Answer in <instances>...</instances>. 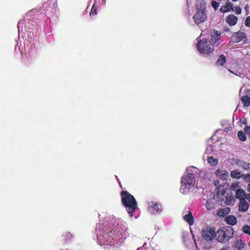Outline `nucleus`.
<instances>
[{
	"label": "nucleus",
	"mask_w": 250,
	"mask_h": 250,
	"mask_svg": "<svg viewBox=\"0 0 250 250\" xmlns=\"http://www.w3.org/2000/svg\"><path fill=\"white\" fill-rule=\"evenodd\" d=\"M229 250H231L230 248H229Z\"/></svg>",
	"instance_id": "nucleus-41"
},
{
	"label": "nucleus",
	"mask_w": 250,
	"mask_h": 250,
	"mask_svg": "<svg viewBox=\"0 0 250 250\" xmlns=\"http://www.w3.org/2000/svg\"><path fill=\"white\" fill-rule=\"evenodd\" d=\"M233 229L229 227L217 231V240L219 242L226 243L233 236Z\"/></svg>",
	"instance_id": "nucleus-5"
},
{
	"label": "nucleus",
	"mask_w": 250,
	"mask_h": 250,
	"mask_svg": "<svg viewBox=\"0 0 250 250\" xmlns=\"http://www.w3.org/2000/svg\"><path fill=\"white\" fill-rule=\"evenodd\" d=\"M101 225H97L96 231L97 233L98 243L101 246L115 245L117 247L124 243L126 238V224L118 219L116 225L105 228L102 232L100 230Z\"/></svg>",
	"instance_id": "nucleus-1"
},
{
	"label": "nucleus",
	"mask_w": 250,
	"mask_h": 250,
	"mask_svg": "<svg viewBox=\"0 0 250 250\" xmlns=\"http://www.w3.org/2000/svg\"><path fill=\"white\" fill-rule=\"evenodd\" d=\"M248 190L250 192V183L248 185Z\"/></svg>",
	"instance_id": "nucleus-35"
},
{
	"label": "nucleus",
	"mask_w": 250,
	"mask_h": 250,
	"mask_svg": "<svg viewBox=\"0 0 250 250\" xmlns=\"http://www.w3.org/2000/svg\"><path fill=\"white\" fill-rule=\"evenodd\" d=\"M145 250V248L142 247V248H139L137 249V250Z\"/></svg>",
	"instance_id": "nucleus-37"
},
{
	"label": "nucleus",
	"mask_w": 250,
	"mask_h": 250,
	"mask_svg": "<svg viewBox=\"0 0 250 250\" xmlns=\"http://www.w3.org/2000/svg\"><path fill=\"white\" fill-rule=\"evenodd\" d=\"M214 45L209 41L202 39L198 42L197 44V48L199 52L204 55H208L214 50Z\"/></svg>",
	"instance_id": "nucleus-6"
},
{
	"label": "nucleus",
	"mask_w": 250,
	"mask_h": 250,
	"mask_svg": "<svg viewBox=\"0 0 250 250\" xmlns=\"http://www.w3.org/2000/svg\"><path fill=\"white\" fill-rule=\"evenodd\" d=\"M184 220L188 223L189 225H191L194 223V218L192 215L191 212L188 211V214H186L183 216Z\"/></svg>",
	"instance_id": "nucleus-17"
},
{
	"label": "nucleus",
	"mask_w": 250,
	"mask_h": 250,
	"mask_svg": "<svg viewBox=\"0 0 250 250\" xmlns=\"http://www.w3.org/2000/svg\"><path fill=\"white\" fill-rule=\"evenodd\" d=\"M232 0V1H237V0Z\"/></svg>",
	"instance_id": "nucleus-39"
},
{
	"label": "nucleus",
	"mask_w": 250,
	"mask_h": 250,
	"mask_svg": "<svg viewBox=\"0 0 250 250\" xmlns=\"http://www.w3.org/2000/svg\"><path fill=\"white\" fill-rule=\"evenodd\" d=\"M238 137L239 139L242 141H244L246 140V136L245 133L242 131H240L238 133Z\"/></svg>",
	"instance_id": "nucleus-27"
},
{
	"label": "nucleus",
	"mask_w": 250,
	"mask_h": 250,
	"mask_svg": "<svg viewBox=\"0 0 250 250\" xmlns=\"http://www.w3.org/2000/svg\"><path fill=\"white\" fill-rule=\"evenodd\" d=\"M235 13L237 14H240L241 12V10L240 7L236 6L235 7H233V9H232Z\"/></svg>",
	"instance_id": "nucleus-29"
},
{
	"label": "nucleus",
	"mask_w": 250,
	"mask_h": 250,
	"mask_svg": "<svg viewBox=\"0 0 250 250\" xmlns=\"http://www.w3.org/2000/svg\"><path fill=\"white\" fill-rule=\"evenodd\" d=\"M105 0H94L91 10L90 13V17L94 16L97 14V8L101 3H104Z\"/></svg>",
	"instance_id": "nucleus-9"
},
{
	"label": "nucleus",
	"mask_w": 250,
	"mask_h": 250,
	"mask_svg": "<svg viewBox=\"0 0 250 250\" xmlns=\"http://www.w3.org/2000/svg\"><path fill=\"white\" fill-rule=\"evenodd\" d=\"M205 202L206 203V207L208 209H211L213 208L214 205L211 201L205 200Z\"/></svg>",
	"instance_id": "nucleus-26"
},
{
	"label": "nucleus",
	"mask_w": 250,
	"mask_h": 250,
	"mask_svg": "<svg viewBox=\"0 0 250 250\" xmlns=\"http://www.w3.org/2000/svg\"><path fill=\"white\" fill-rule=\"evenodd\" d=\"M148 210L151 214L159 213L162 210L161 205L158 203L149 202L148 203Z\"/></svg>",
	"instance_id": "nucleus-8"
},
{
	"label": "nucleus",
	"mask_w": 250,
	"mask_h": 250,
	"mask_svg": "<svg viewBox=\"0 0 250 250\" xmlns=\"http://www.w3.org/2000/svg\"><path fill=\"white\" fill-rule=\"evenodd\" d=\"M215 174L218 178L223 180L227 179L229 177V173L228 172L220 169H218L216 171Z\"/></svg>",
	"instance_id": "nucleus-12"
},
{
	"label": "nucleus",
	"mask_w": 250,
	"mask_h": 250,
	"mask_svg": "<svg viewBox=\"0 0 250 250\" xmlns=\"http://www.w3.org/2000/svg\"><path fill=\"white\" fill-rule=\"evenodd\" d=\"M247 194L246 192L242 189H237L236 190L235 197L236 198L241 201L242 200L246 199Z\"/></svg>",
	"instance_id": "nucleus-13"
},
{
	"label": "nucleus",
	"mask_w": 250,
	"mask_h": 250,
	"mask_svg": "<svg viewBox=\"0 0 250 250\" xmlns=\"http://www.w3.org/2000/svg\"><path fill=\"white\" fill-rule=\"evenodd\" d=\"M202 236L207 242H211L216 236L214 228L209 226L205 227L202 231Z\"/></svg>",
	"instance_id": "nucleus-7"
},
{
	"label": "nucleus",
	"mask_w": 250,
	"mask_h": 250,
	"mask_svg": "<svg viewBox=\"0 0 250 250\" xmlns=\"http://www.w3.org/2000/svg\"><path fill=\"white\" fill-rule=\"evenodd\" d=\"M239 210L241 212H246L249 208V204L246 199L239 201L238 205Z\"/></svg>",
	"instance_id": "nucleus-11"
},
{
	"label": "nucleus",
	"mask_w": 250,
	"mask_h": 250,
	"mask_svg": "<svg viewBox=\"0 0 250 250\" xmlns=\"http://www.w3.org/2000/svg\"><path fill=\"white\" fill-rule=\"evenodd\" d=\"M230 208L229 207L220 208L217 210V215L219 217H224L230 212Z\"/></svg>",
	"instance_id": "nucleus-16"
},
{
	"label": "nucleus",
	"mask_w": 250,
	"mask_h": 250,
	"mask_svg": "<svg viewBox=\"0 0 250 250\" xmlns=\"http://www.w3.org/2000/svg\"><path fill=\"white\" fill-rule=\"evenodd\" d=\"M220 33L218 31H215L212 35V40L214 42V45H218L219 44V40L220 39Z\"/></svg>",
	"instance_id": "nucleus-19"
},
{
	"label": "nucleus",
	"mask_w": 250,
	"mask_h": 250,
	"mask_svg": "<svg viewBox=\"0 0 250 250\" xmlns=\"http://www.w3.org/2000/svg\"><path fill=\"white\" fill-rule=\"evenodd\" d=\"M249 7L248 5H246L245 6V9H246V10L248 9H249Z\"/></svg>",
	"instance_id": "nucleus-38"
},
{
	"label": "nucleus",
	"mask_w": 250,
	"mask_h": 250,
	"mask_svg": "<svg viewBox=\"0 0 250 250\" xmlns=\"http://www.w3.org/2000/svg\"><path fill=\"white\" fill-rule=\"evenodd\" d=\"M245 23L246 26L250 27V16L246 18Z\"/></svg>",
	"instance_id": "nucleus-30"
},
{
	"label": "nucleus",
	"mask_w": 250,
	"mask_h": 250,
	"mask_svg": "<svg viewBox=\"0 0 250 250\" xmlns=\"http://www.w3.org/2000/svg\"><path fill=\"white\" fill-rule=\"evenodd\" d=\"M197 1V11L193 16V19L194 22L199 25L207 19L206 3L204 0H198Z\"/></svg>",
	"instance_id": "nucleus-4"
},
{
	"label": "nucleus",
	"mask_w": 250,
	"mask_h": 250,
	"mask_svg": "<svg viewBox=\"0 0 250 250\" xmlns=\"http://www.w3.org/2000/svg\"><path fill=\"white\" fill-rule=\"evenodd\" d=\"M121 195L123 205L125 207L128 213L132 217L133 216V213L137 207L135 199L126 191H123Z\"/></svg>",
	"instance_id": "nucleus-3"
},
{
	"label": "nucleus",
	"mask_w": 250,
	"mask_h": 250,
	"mask_svg": "<svg viewBox=\"0 0 250 250\" xmlns=\"http://www.w3.org/2000/svg\"><path fill=\"white\" fill-rule=\"evenodd\" d=\"M245 179L250 181V174H246L245 175Z\"/></svg>",
	"instance_id": "nucleus-32"
},
{
	"label": "nucleus",
	"mask_w": 250,
	"mask_h": 250,
	"mask_svg": "<svg viewBox=\"0 0 250 250\" xmlns=\"http://www.w3.org/2000/svg\"><path fill=\"white\" fill-rule=\"evenodd\" d=\"M245 244L241 239L237 240L235 242V247L238 250H241L244 248Z\"/></svg>",
	"instance_id": "nucleus-21"
},
{
	"label": "nucleus",
	"mask_w": 250,
	"mask_h": 250,
	"mask_svg": "<svg viewBox=\"0 0 250 250\" xmlns=\"http://www.w3.org/2000/svg\"><path fill=\"white\" fill-rule=\"evenodd\" d=\"M233 4L232 2L228 1L226 5L222 6L220 8V11L223 13H226L229 11L233 9Z\"/></svg>",
	"instance_id": "nucleus-14"
},
{
	"label": "nucleus",
	"mask_w": 250,
	"mask_h": 250,
	"mask_svg": "<svg viewBox=\"0 0 250 250\" xmlns=\"http://www.w3.org/2000/svg\"><path fill=\"white\" fill-rule=\"evenodd\" d=\"M240 99L244 106L249 107L250 106V97L245 95L242 96Z\"/></svg>",
	"instance_id": "nucleus-20"
},
{
	"label": "nucleus",
	"mask_w": 250,
	"mask_h": 250,
	"mask_svg": "<svg viewBox=\"0 0 250 250\" xmlns=\"http://www.w3.org/2000/svg\"><path fill=\"white\" fill-rule=\"evenodd\" d=\"M237 18L233 15H229L226 19L227 22L230 26L234 25L237 22Z\"/></svg>",
	"instance_id": "nucleus-15"
},
{
	"label": "nucleus",
	"mask_w": 250,
	"mask_h": 250,
	"mask_svg": "<svg viewBox=\"0 0 250 250\" xmlns=\"http://www.w3.org/2000/svg\"><path fill=\"white\" fill-rule=\"evenodd\" d=\"M226 61V59L225 56L221 55L219 56L217 61L216 62L217 65L222 66Z\"/></svg>",
	"instance_id": "nucleus-22"
},
{
	"label": "nucleus",
	"mask_w": 250,
	"mask_h": 250,
	"mask_svg": "<svg viewBox=\"0 0 250 250\" xmlns=\"http://www.w3.org/2000/svg\"><path fill=\"white\" fill-rule=\"evenodd\" d=\"M230 175L232 178H239L242 176V174L238 170H234L231 171Z\"/></svg>",
	"instance_id": "nucleus-24"
},
{
	"label": "nucleus",
	"mask_w": 250,
	"mask_h": 250,
	"mask_svg": "<svg viewBox=\"0 0 250 250\" xmlns=\"http://www.w3.org/2000/svg\"><path fill=\"white\" fill-rule=\"evenodd\" d=\"M199 169L194 167H190L187 169L186 172L181 178L180 191L184 194L192 191L195 187L196 179L199 175Z\"/></svg>",
	"instance_id": "nucleus-2"
},
{
	"label": "nucleus",
	"mask_w": 250,
	"mask_h": 250,
	"mask_svg": "<svg viewBox=\"0 0 250 250\" xmlns=\"http://www.w3.org/2000/svg\"><path fill=\"white\" fill-rule=\"evenodd\" d=\"M242 230L244 233L248 234L250 236V226L246 225H244L243 227Z\"/></svg>",
	"instance_id": "nucleus-25"
},
{
	"label": "nucleus",
	"mask_w": 250,
	"mask_h": 250,
	"mask_svg": "<svg viewBox=\"0 0 250 250\" xmlns=\"http://www.w3.org/2000/svg\"><path fill=\"white\" fill-rule=\"evenodd\" d=\"M208 162L210 165L215 166L218 164V160L212 156L208 157Z\"/></svg>",
	"instance_id": "nucleus-23"
},
{
	"label": "nucleus",
	"mask_w": 250,
	"mask_h": 250,
	"mask_svg": "<svg viewBox=\"0 0 250 250\" xmlns=\"http://www.w3.org/2000/svg\"><path fill=\"white\" fill-rule=\"evenodd\" d=\"M212 7L215 10H216L220 5V3L216 1H213L211 3Z\"/></svg>",
	"instance_id": "nucleus-28"
},
{
	"label": "nucleus",
	"mask_w": 250,
	"mask_h": 250,
	"mask_svg": "<svg viewBox=\"0 0 250 250\" xmlns=\"http://www.w3.org/2000/svg\"><path fill=\"white\" fill-rule=\"evenodd\" d=\"M248 200L250 202V193L247 194L246 200Z\"/></svg>",
	"instance_id": "nucleus-33"
},
{
	"label": "nucleus",
	"mask_w": 250,
	"mask_h": 250,
	"mask_svg": "<svg viewBox=\"0 0 250 250\" xmlns=\"http://www.w3.org/2000/svg\"><path fill=\"white\" fill-rule=\"evenodd\" d=\"M229 71L230 72H231V73H233V74H234L235 75H237V76H240V77H242V76H241L239 75H238L237 74H236V73H233L232 71H231L230 70H229Z\"/></svg>",
	"instance_id": "nucleus-34"
},
{
	"label": "nucleus",
	"mask_w": 250,
	"mask_h": 250,
	"mask_svg": "<svg viewBox=\"0 0 250 250\" xmlns=\"http://www.w3.org/2000/svg\"><path fill=\"white\" fill-rule=\"evenodd\" d=\"M244 131L245 133L250 134V127L248 126H246L244 128Z\"/></svg>",
	"instance_id": "nucleus-31"
},
{
	"label": "nucleus",
	"mask_w": 250,
	"mask_h": 250,
	"mask_svg": "<svg viewBox=\"0 0 250 250\" xmlns=\"http://www.w3.org/2000/svg\"><path fill=\"white\" fill-rule=\"evenodd\" d=\"M204 33H206V31H202V32H201V33L200 34V37L204 35Z\"/></svg>",
	"instance_id": "nucleus-36"
},
{
	"label": "nucleus",
	"mask_w": 250,
	"mask_h": 250,
	"mask_svg": "<svg viewBox=\"0 0 250 250\" xmlns=\"http://www.w3.org/2000/svg\"><path fill=\"white\" fill-rule=\"evenodd\" d=\"M249 245L250 246V241L249 242Z\"/></svg>",
	"instance_id": "nucleus-40"
},
{
	"label": "nucleus",
	"mask_w": 250,
	"mask_h": 250,
	"mask_svg": "<svg viewBox=\"0 0 250 250\" xmlns=\"http://www.w3.org/2000/svg\"><path fill=\"white\" fill-rule=\"evenodd\" d=\"M245 34L243 32L239 31L231 37V40L233 42H238L245 38Z\"/></svg>",
	"instance_id": "nucleus-10"
},
{
	"label": "nucleus",
	"mask_w": 250,
	"mask_h": 250,
	"mask_svg": "<svg viewBox=\"0 0 250 250\" xmlns=\"http://www.w3.org/2000/svg\"><path fill=\"white\" fill-rule=\"evenodd\" d=\"M225 221L228 224L233 226L237 223L236 218L233 215H229L225 218Z\"/></svg>",
	"instance_id": "nucleus-18"
}]
</instances>
